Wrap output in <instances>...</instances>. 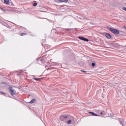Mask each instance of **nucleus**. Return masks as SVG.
Here are the masks:
<instances>
[{
  "label": "nucleus",
  "instance_id": "1",
  "mask_svg": "<svg viewBox=\"0 0 126 126\" xmlns=\"http://www.w3.org/2000/svg\"><path fill=\"white\" fill-rule=\"evenodd\" d=\"M110 31L113 33L114 34H120V31L119 30L113 29V28H110L109 29Z\"/></svg>",
  "mask_w": 126,
  "mask_h": 126
},
{
  "label": "nucleus",
  "instance_id": "16",
  "mask_svg": "<svg viewBox=\"0 0 126 126\" xmlns=\"http://www.w3.org/2000/svg\"><path fill=\"white\" fill-rule=\"evenodd\" d=\"M81 71H82V72H85V73L87 72L86 71H84V70H81Z\"/></svg>",
  "mask_w": 126,
  "mask_h": 126
},
{
  "label": "nucleus",
  "instance_id": "6",
  "mask_svg": "<svg viewBox=\"0 0 126 126\" xmlns=\"http://www.w3.org/2000/svg\"><path fill=\"white\" fill-rule=\"evenodd\" d=\"M89 114H91V115L92 116H96V117H99V115H98L95 114V113H94V112H89Z\"/></svg>",
  "mask_w": 126,
  "mask_h": 126
},
{
  "label": "nucleus",
  "instance_id": "18",
  "mask_svg": "<svg viewBox=\"0 0 126 126\" xmlns=\"http://www.w3.org/2000/svg\"><path fill=\"white\" fill-rule=\"evenodd\" d=\"M1 94L3 93V94H5L4 93L0 92Z\"/></svg>",
  "mask_w": 126,
  "mask_h": 126
},
{
  "label": "nucleus",
  "instance_id": "11",
  "mask_svg": "<svg viewBox=\"0 0 126 126\" xmlns=\"http://www.w3.org/2000/svg\"><path fill=\"white\" fill-rule=\"evenodd\" d=\"M0 9H1V10L2 11H3L4 12H6V10H5L4 9L2 8H0Z\"/></svg>",
  "mask_w": 126,
  "mask_h": 126
},
{
  "label": "nucleus",
  "instance_id": "19",
  "mask_svg": "<svg viewBox=\"0 0 126 126\" xmlns=\"http://www.w3.org/2000/svg\"><path fill=\"white\" fill-rule=\"evenodd\" d=\"M100 115H103V112H101Z\"/></svg>",
  "mask_w": 126,
  "mask_h": 126
},
{
  "label": "nucleus",
  "instance_id": "3",
  "mask_svg": "<svg viewBox=\"0 0 126 126\" xmlns=\"http://www.w3.org/2000/svg\"><path fill=\"white\" fill-rule=\"evenodd\" d=\"M10 89V92L11 93V95H12V96H13V95H15V94H16V91H15L14 90H13V89L11 88H9Z\"/></svg>",
  "mask_w": 126,
  "mask_h": 126
},
{
  "label": "nucleus",
  "instance_id": "5",
  "mask_svg": "<svg viewBox=\"0 0 126 126\" xmlns=\"http://www.w3.org/2000/svg\"><path fill=\"white\" fill-rule=\"evenodd\" d=\"M56 2H67L68 0H55Z\"/></svg>",
  "mask_w": 126,
  "mask_h": 126
},
{
  "label": "nucleus",
  "instance_id": "9",
  "mask_svg": "<svg viewBox=\"0 0 126 126\" xmlns=\"http://www.w3.org/2000/svg\"><path fill=\"white\" fill-rule=\"evenodd\" d=\"M4 3L6 4H9V0H4Z\"/></svg>",
  "mask_w": 126,
  "mask_h": 126
},
{
  "label": "nucleus",
  "instance_id": "10",
  "mask_svg": "<svg viewBox=\"0 0 126 126\" xmlns=\"http://www.w3.org/2000/svg\"><path fill=\"white\" fill-rule=\"evenodd\" d=\"M71 122H72V120L70 119L69 121L67 122V125H70L71 124Z\"/></svg>",
  "mask_w": 126,
  "mask_h": 126
},
{
  "label": "nucleus",
  "instance_id": "15",
  "mask_svg": "<svg viewBox=\"0 0 126 126\" xmlns=\"http://www.w3.org/2000/svg\"><path fill=\"white\" fill-rule=\"evenodd\" d=\"M23 35H25V33H22L21 34V36H23Z\"/></svg>",
  "mask_w": 126,
  "mask_h": 126
},
{
  "label": "nucleus",
  "instance_id": "2",
  "mask_svg": "<svg viewBox=\"0 0 126 126\" xmlns=\"http://www.w3.org/2000/svg\"><path fill=\"white\" fill-rule=\"evenodd\" d=\"M68 117L67 116L62 115L60 116V119L61 121H63L64 120H66Z\"/></svg>",
  "mask_w": 126,
  "mask_h": 126
},
{
  "label": "nucleus",
  "instance_id": "7",
  "mask_svg": "<svg viewBox=\"0 0 126 126\" xmlns=\"http://www.w3.org/2000/svg\"><path fill=\"white\" fill-rule=\"evenodd\" d=\"M105 36L106 37V38H107L108 39H111V38H112V36L111 35V34H110L109 33H106L105 34Z\"/></svg>",
  "mask_w": 126,
  "mask_h": 126
},
{
  "label": "nucleus",
  "instance_id": "17",
  "mask_svg": "<svg viewBox=\"0 0 126 126\" xmlns=\"http://www.w3.org/2000/svg\"><path fill=\"white\" fill-rule=\"evenodd\" d=\"M34 79H35V80H39V79H36V78H35Z\"/></svg>",
  "mask_w": 126,
  "mask_h": 126
},
{
  "label": "nucleus",
  "instance_id": "20",
  "mask_svg": "<svg viewBox=\"0 0 126 126\" xmlns=\"http://www.w3.org/2000/svg\"><path fill=\"white\" fill-rule=\"evenodd\" d=\"M120 124H121V125H122V126H123V123H122V122H120Z\"/></svg>",
  "mask_w": 126,
  "mask_h": 126
},
{
  "label": "nucleus",
  "instance_id": "8",
  "mask_svg": "<svg viewBox=\"0 0 126 126\" xmlns=\"http://www.w3.org/2000/svg\"><path fill=\"white\" fill-rule=\"evenodd\" d=\"M35 102H36V99H32L31 100V101L30 102V103L31 104H33V103H35Z\"/></svg>",
  "mask_w": 126,
  "mask_h": 126
},
{
  "label": "nucleus",
  "instance_id": "4",
  "mask_svg": "<svg viewBox=\"0 0 126 126\" xmlns=\"http://www.w3.org/2000/svg\"><path fill=\"white\" fill-rule=\"evenodd\" d=\"M78 38L80 39V40H82L83 41H85L86 42H88V41H89L88 39L82 36H79Z\"/></svg>",
  "mask_w": 126,
  "mask_h": 126
},
{
  "label": "nucleus",
  "instance_id": "14",
  "mask_svg": "<svg viewBox=\"0 0 126 126\" xmlns=\"http://www.w3.org/2000/svg\"><path fill=\"white\" fill-rule=\"evenodd\" d=\"M37 5V3H34L33 4V6H36Z\"/></svg>",
  "mask_w": 126,
  "mask_h": 126
},
{
  "label": "nucleus",
  "instance_id": "12",
  "mask_svg": "<svg viewBox=\"0 0 126 126\" xmlns=\"http://www.w3.org/2000/svg\"><path fill=\"white\" fill-rule=\"evenodd\" d=\"M122 9H123V10H125V11H126V7H123L122 8Z\"/></svg>",
  "mask_w": 126,
  "mask_h": 126
},
{
  "label": "nucleus",
  "instance_id": "21",
  "mask_svg": "<svg viewBox=\"0 0 126 126\" xmlns=\"http://www.w3.org/2000/svg\"><path fill=\"white\" fill-rule=\"evenodd\" d=\"M110 86H112V85H110Z\"/></svg>",
  "mask_w": 126,
  "mask_h": 126
},
{
  "label": "nucleus",
  "instance_id": "13",
  "mask_svg": "<svg viewBox=\"0 0 126 126\" xmlns=\"http://www.w3.org/2000/svg\"><path fill=\"white\" fill-rule=\"evenodd\" d=\"M92 65L94 67V66H95V63H92Z\"/></svg>",
  "mask_w": 126,
  "mask_h": 126
}]
</instances>
